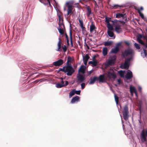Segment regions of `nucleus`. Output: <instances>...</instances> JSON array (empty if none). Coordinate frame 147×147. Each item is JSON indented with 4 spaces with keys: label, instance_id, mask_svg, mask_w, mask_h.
<instances>
[{
    "label": "nucleus",
    "instance_id": "cd10ccee",
    "mask_svg": "<svg viewBox=\"0 0 147 147\" xmlns=\"http://www.w3.org/2000/svg\"><path fill=\"white\" fill-rule=\"evenodd\" d=\"M125 71L121 70L118 71V73L119 74L120 76L122 77H124Z\"/></svg>",
    "mask_w": 147,
    "mask_h": 147
},
{
    "label": "nucleus",
    "instance_id": "0eeeda50",
    "mask_svg": "<svg viewBox=\"0 0 147 147\" xmlns=\"http://www.w3.org/2000/svg\"><path fill=\"white\" fill-rule=\"evenodd\" d=\"M116 59V56L114 55L112 56H111L107 61V64L108 65H111L114 63Z\"/></svg>",
    "mask_w": 147,
    "mask_h": 147
},
{
    "label": "nucleus",
    "instance_id": "412c9836",
    "mask_svg": "<svg viewBox=\"0 0 147 147\" xmlns=\"http://www.w3.org/2000/svg\"><path fill=\"white\" fill-rule=\"evenodd\" d=\"M64 28L63 27H58L57 29L59 33L61 34H63L64 32Z\"/></svg>",
    "mask_w": 147,
    "mask_h": 147
},
{
    "label": "nucleus",
    "instance_id": "3c124183",
    "mask_svg": "<svg viewBox=\"0 0 147 147\" xmlns=\"http://www.w3.org/2000/svg\"><path fill=\"white\" fill-rule=\"evenodd\" d=\"M125 43L128 46L129 45H130V43L128 41H126L125 42Z\"/></svg>",
    "mask_w": 147,
    "mask_h": 147
},
{
    "label": "nucleus",
    "instance_id": "c756f323",
    "mask_svg": "<svg viewBox=\"0 0 147 147\" xmlns=\"http://www.w3.org/2000/svg\"><path fill=\"white\" fill-rule=\"evenodd\" d=\"M75 94V89H73L71 90L69 93V96L70 97H72Z\"/></svg>",
    "mask_w": 147,
    "mask_h": 147
},
{
    "label": "nucleus",
    "instance_id": "423d86ee",
    "mask_svg": "<svg viewBox=\"0 0 147 147\" xmlns=\"http://www.w3.org/2000/svg\"><path fill=\"white\" fill-rule=\"evenodd\" d=\"M107 77L109 79H112L114 80L116 77V75L114 74L113 71L111 70L108 72Z\"/></svg>",
    "mask_w": 147,
    "mask_h": 147
},
{
    "label": "nucleus",
    "instance_id": "a878e982",
    "mask_svg": "<svg viewBox=\"0 0 147 147\" xmlns=\"http://www.w3.org/2000/svg\"><path fill=\"white\" fill-rule=\"evenodd\" d=\"M119 50V47H116L115 48L112 49L111 52L112 53H116Z\"/></svg>",
    "mask_w": 147,
    "mask_h": 147
},
{
    "label": "nucleus",
    "instance_id": "5701e85b",
    "mask_svg": "<svg viewBox=\"0 0 147 147\" xmlns=\"http://www.w3.org/2000/svg\"><path fill=\"white\" fill-rule=\"evenodd\" d=\"M107 26L108 28L107 31H112L113 30V26L110 23L107 24Z\"/></svg>",
    "mask_w": 147,
    "mask_h": 147
},
{
    "label": "nucleus",
    "instance_id": "473e14b6",
    "mask_svg": "<svg viewBox=\"0 0 147 147\" xmlns=\"http://www.w3.org/2000/svg\"><path fill=\"white\" fill-rule=\"evenodd\" d=\"M72 59L71 57H69L67 59V65L68 64H69V63H71L72 61Z\"/></svg>",
    "mask_w": 147,
    "mask_h": 147
},
{
    "label": "nucleus",
    "instance_id": "603ef678",
    "mask_svg": "<svg viewBox=\"0 0 147 147\" xmlns=\"http://www.w3.org/2000/svg\"><path fill=\"white\" fill-rule=\"evenodd\" d=\"M139 9L140 10V11L141 10H143V8L142 7H141L140 9H138V10Z\"/></svg>",
    "mask_w": 147,
    "mask_h": 147
},
{
    "label": "nucleus",
    "instance_id": "c9c22d12",
    "mask_svg": "<svg viewBox=\"0 0 147 147\" xmlns=\"http://www.w3.org/2000/svg\"><path fill=\"white\" fill-rule=\"evenodd\" d=\"M78 20L80 24V27H82L84 26L82 20H81L80 19H78Z\"/></svg>",
    "mask_w": 147,
    "mask_h": 147
},
{
    "label": "nucleus",
    "instance_id": "9d476101",
    "mask_svg": "<svg viewBox=\"0 0 147 147\" xmlns=\"http://www.w3.org/2000/svg\"><path fill=\"white\" fill-rule=\"evenodd\" d=\"M63 63V61L62 59H60L54 62L53 64L55 66H57L62 65Z\"/></svg>",
    "mask_w": 147,
    "mask_h": 147
},
{
    "label": "nucleus",
    "instance_id": "79ce46f5",
    "mask_svg": "<svg viewBox=\"0 0 147 147\" xmlns=\"http://www.w3.org/2000/svg\"><path fill=\"white\" fill-rule=\"evenodd\" d=\"M42 3H44V1H47V2H48L49 5H50V0H39ZM54 1H55V0H54Z\"/></svg>",
    "mask_w": 147,
    "mask_h": 147
},
{
    "label": "nucleus",
    "instance_id": "dca6fc26",
    "mask_svg": "<svg viewBox=\"0 0 147 147\" xmlns=\"http://www.w3.org/2000/svg\"><path fill=\"white\" fill-rule=\"evenodd\" d=\"M107 33L109 36L112 39L115 38V36L112 31H107Z\"/></svg>",
    "mask_w": 147,
    "mask_h": 147
},
{
    "label": "nucleus",
    "instance_id": "c85d7f7f",
    "mask_svg": "<svg viewBox=\"0 0 147 147\" xmlns=\"http://www.w3.org/2000/svg\"><path fill=\"white\" fill-rule=\"evenodd\" d=\"M124 16V14L122 13H117L116 16V18H120L121 17H123Z\"/></svg>",
    "mask_w": 147,
    "mask_h": 147
},
{
    "label": "nucleus",
    "instance_id": "58836bf2",
    "mask_svg": "<svg viewBox=\"0 0 147 147\" xmlns=\"http://www.w3.org/2000/svg\"><path fill=\"white\" fill-rule=\"evenodd\" d=\"M111 18H107V17L105 18V22L107 24H109V21L110 20Z\"/></svg>",
    "mask_w": 147,
    "mask_h": 147
},
{
    "label": "nucleus",
    "instance_id": "7ed1b4c3",
    "mask_svg": "<svg viewBox=\"0 0 147 147\" xmlns=\"http://www.w3.org/2000/svg\"><path fill=\"white\" fill-rule=\"evenodd\" d=\"M74 5L73 2L72 1H70L66 2L65 7H67V14L68 15L72 13L73 10V6Z\"/></svg>",
    "mask_w": 147,
    "mask_h": 147
},
{
    "label": "nucleus",
    "instance_id": "864d4df0",
    "mask_svg": "<svg viewBox=\"0 0 147 147\" xmlns=\"http://www.w3.org/2000/svg\"><path fill=\"white\" fill-rule=\"evenodd\" d=\"M67 43L68 45L69 44V41L68 38L67 39Z\"/></svg>",
    "mask_w": 147,
    "mask_h": 147
},
{
    "label": "nucleus",
    "instance_id": "5fc2aeb1",
    "mask_svg": "<svg viewBox=\"0 0 147 147\" xmlns=\"http://www.w3.org/2000/svg\"><path fill=\"white\" fill-rule=\"evenodd\" d=\"M43 79H41V80H39L37 82H42L43 81Z\"/></svg>",
    "mask_w": 147,
    "mask_h": 147
},
{
    "label": "nucleus",
    "instance_id": "f8f14e48",
    "mask_svg": "<svg viewBox=\"0 0 147 147\" xmlns=\"http://www.w3.org/2000/svg\"><path fill=\"white\" fill-rule=\"evenodd\" d=\"M77 78L78 80L81 82H84L85 80L84 76L79 74H78Z\"/></svg>",
    "mask_w": 147,
    "mask_h": 147
},
{
    "label": "nucleus",
    "instance_id": "393cba45",
    "mask_svg": "<svg viewBox=\"0 0 147 147\" xmlns=\"http://www.w3.org/2000/svg\"><path fill=\"white\" fill-rule=\"evenodd\" d=\"M99 81L100 82H105L103 75H100V76L99 78Z\"/></svg>",
    "mask_w": 147,
    "mask_h": 147
},
{
    "label": "nucleus",
    "instance_id": "052dcab7",
    "mask_svg": "<svg viewBox=\"0 0 147 147\" xmlns=\"http://www.w3.org/2000/svg\"><path fill=\"white\" fill-rule=\"evenodd\" d=\"M65 36H66V39L68 38V36L67 34H66Z\"/></svg>",
    "mask_w": 147,
    "mask_h": 147
},
{
    "label": "nucleus",
    "instance_id": "49530a36",
    "mask_svg": "<svg viewBox=\"0 0 147 147\" xmlns=\"http://www.w3.org/2000/svg\"><path fill=\"white\" fill-rule=\"evenodd\" d=\"M81 28H82V32H84L86 31V30H85V28L84 27V26L81 27Z\"/></svg>",
    "mask_w": 147,
    "mask_h": 147
},
{
    "label": "nucleus",
    "instance_id": "37998d69",
    "mask_svg": "<svg viewBox=\"0 0 147 147\" xmlns=\"http://www.w3.org/2000/svg\"><path fill=\"white\" fill-rule=\"evenodd\" d=\"M62 49L64 52H65L67 50V47L65 45L63 46L62 47Z\"/></svg>",
    "mask_w": 147,
    "mask_h": 147
},
{
    "label": "nucleus",
    "instance_id": "8fccbe9b",
    "mask_svg": "<svg viewBox=\"0 0 147 147\" xmlns=\"http://www.w3.org/2000/svg\"><path fill=\"white\" fill-rule=\"evenodd\" d=\"M138 89V90L139 91H140V92H141L142 88L140 86H139Z\"/></svg>",
    "mask_w": 147,
    "mask_h": 147
},
{
    "label": "nucleus",
    "instance_id": "bb28decb",
    "mask_svg": "<svg viewBox=\"0 0 147 147\" xmlns=\"http://www.w3.org/2000/svg\"><path fill=\"white\" fill-rule=\"evenodd\" d=\"M115 31L117 33H119L122 31V29L119 27H116L115 28Z\"/></svg>",
    "mask_w": 147,
    "mask_h": 147
},
{
    "label": "nucleus",
    "instance_id": "4468645a",
    "mask_svg": "<svg viewBox=\"0 0 147 147\" xmlns=\"http://www.w3.org/2000/svg\"><path fill=\"white\" fill-rule=\"evenodd\" d=\"M132 76L133 75L132 72L129 70H128L125 76L126 78L127 79H129L132 78Z\"/></svg>",
    "mask_w": 147,
    "mask_h": 147
},
{
    "label": "nucleus",
    "instance_id": "7c9ffc66",
    "mask_svg": "<svg viewBox=\"0 0 147 147\" xmlns=\"http://www.w3.org/2000/svg\"><path fill=\"white\" fill-rule=\"evenodd\" d=\"M138 13H139L140 16L142 19H146V18H144V15L143 13L140 11V10L139 9L138 10Z\"/></svg>",
    "mask_w": 147,
    "mask_h": 147
},
{
    "label": "nucleus",
    "instance_id": "6e6d98bb",
    "mask_svg": "<svg viewBox=\"0 0 147 147\" xmlns=\"http://www.w3.org/2000/svg\"><path fill=\"white\" fill-rule=\"evenodd\" d=\"M117 82L118 83V84H119L120 83V79L117 80Z\"/></svg>",
    "mask_w": 147,
    "mask_h": 147
},
{
    "label": "nucleus",
    "instance_id": "ddd939ff",
    "mask_svg": "<svg viewBox=\"0 0 147 147\" xmlns=\"http://www.w3.org/2000/svg\"><path fill=\"white\" fill-rule=\"evenodd\" d=\"M130 91L131 93V95L133 96V93H135L136 96H137V92L136 90V88L135 87L132 86H131L130 87Z\"/></svg>",
    "mask_w": 147,
    "mask_h": 147
},
{
    "label": "nucleus",
    "instance_id": "ea45409f",
    "mask_svg": "<svg viewBox=\"0 0 147 147\" xmlns=\"http://www.w3.org/2000/svg\"><path fill=\"white\" fill-rule=\"evenodd\" d=\"M94 9L96 11H97L98 9V6L97 5L96 3L95 2V5L94 6Z\"/></svg>",
    "mask_w": 147,
    "mask_h": 147
},
{
    "label": "nucleus",
    "instance_id": "f704fd0d",
    "mask_svg": "<svg viewBox=\"0 0 147 147\" xmlns=\"http://www.w3.org/2000/svg\"><path fill=\"white\" fill-rule=\"evenodd\" d=\"M114 97H115V101L116 102V104L117 105H118V97L115 94V95H114Z\"/></svg>",
    "mask_w": 147,
    "mask_h": 147
},
{
    "label": "nucleus",
    "instance_id": "f03ea898",
    "mask_svg": "<svg viewBox=\"0 0 147 147\" xmlns=\"http://www.w3.org/2000/svg\"><path fill=\"white\" fill-rule=\"evenodd\" d=\"M62 69L63 71L67 73V75L68 76H71L74 71L70 64H68L66 67H63Z\"/></svg>",
    "mask_w": 147,
    "mask_h": 147
},
{
    "label": "nucleus",
    "instance_id": "13d9d810",
    "mask_svg": "<svg viewBox=\"0 0 147 147\" xmlns=\"http://www.w3.org/2000/svg\"><path fill=\"white\" fill-rule=\"evenodd\" d=\"M88 12L90 13H91V11L89 9H88Z\"/></svg>",
    "mask_w": 147,
    "mask_h": 147
},
{
    "label": "nucleus",
    "instance_id": "4be33fe9",
    "mask_svg": "<svg viewBox=\"0 0 147 147\" xmlns=\"http://www.w3.org/2000/svg\"><path fill=\"white\" fill-rule=\"evenodd\" d=\"M59 41L57 43V46H58V49L56 50L57 51H59L61 50V39L60 38H59Z\"/></svg>",
    "mask_w": 147,
    "mask_h": 147
},
{
    "label": "nucleus",
    "instance_id": "c03bdc74",
    "mask_svg": "<svg viewBox=\"0 0 147 147\" xmlns=\"http://www.w3.org/2000/svg\"><path fill=\"white\" fill-rule=\"evenodd\" d=\"M85 84L84 83H82L81 84V88L83 89L85 87Z\"/></svg>",
    "mask_w": 147,
    "mask_h": 147
},
{
    "label": "nucleus",
    "instance_id": "6ab92c4d",
    "mask_svg": "<svg viewBox=\"0 0 147 147\" xmlns=\"http://www.w3.org/2000/svg\"><path fill=\"white\" fill-rule=\"evenodd\" d=\"M79 99V97L78 96H76L73 97L71 101L72 103H74L76 102H78Z\"/></svg>",
    "mask_w": 147,
    "mask_h": 147
},
{
    "label": "nucleus",
    "instance_id": "4c0bfd02",
    "mask_svg": "<svg viewBox=\"0 0 147 147\" xmlns=\"http://www.w3.org/2000/svg\"><path fill=\"white\" fill-rule=\"evenodd\" d=\"M134 46L137 49H140V45L137 43H135L134 44Z\"/></svg>",
    "mask_w": 147,
    "mask_h": 147
},
{
    "label": "nucleus",
    "instance_id": "bf43d9fd",
    "mask_svg": "<svg viewBox=\"0 0 147 147\" xmlns=\"http://www.w3.org/2000/svg\"><path fill=\"white\" fill-rule=\"evenodd\" d=\"M118 6L117 5H113V7H117V6Z\"/></svg>",
    "mask_w": 147,
    "mask_h": 147
},
{
    "label": "nucleus",
    "instance_id": "a18cd8bd",
    "mask_svg": "<svg viewBox=\"0 0 147 147\" xmlns=\"http://www.w3.org/2000/svg\"><path fill=\"white\" fill-rule=\"evenodd\" d=\"M80 90H75V93L77 94H80Z\"/></svg>",
    "mask_w": 147,
    "mask_h": 147
},
{
    "label": "nucleus",
    "instance_id": "39448f33",
    "mask_svg": "<svg viewBox=\"0 0 147 147\" xmlns=\"http://www.w3.org/2000/svg\"><path fill=\"white\" fill-rule=\"evenodd\" d=\"M128 109L127 107V106H125L124 108L123 112V118L125 120H127L128 117Z\"/></svg>",
    "mask_w": 147,
    "mask_h": 147
},
{
    "label": "nucleus",
    "instance_id": "4d7b16f0",
    "mask_svg": "<svg viewBox=\"0 0 147 147\" xmlns=\"http://www.w3.org/2000/svg\"><path fill=\"white\" fill-rule=\"evenodd\" d=\"M84 64L85 65H86L87 62H86V61L85 60H84Z\"/></svg>",
    "mask_w": 147,
    "mask_h": 147
},
{
    "label": "nucleus",
    "instance_id": "72a5a7b5",
    "mask_svg": "<svg viewBox=\"0 0 147 147\" xmlns=\"http://www.w3.org/2000/svg\"><path fill=\"white\" fill-rule=\"evenodd\" d=\"M112 43V42L111 41L106 42L105 43V45L106 46H107L111 45Z\"/></svg>",
    "mask_w": 147,
    "mask_h": 147
},
{
    "label": "nucleus",
    "instance_id": "b1692460",
    "mask_svg": "<svg viewBox=\"0 0 147 147\" xmlns=\"http://www.w3.org/2000/svg\"><path fill=\"white\" fill-rule=\"evenodd\" d=\"M108 52V49L107 47H104L102 49V54L104 56L106 55Z\"/></svg>",
    "mask_w": 147,
    "mask_h": 147
},
{
    "label": "nucleus",
    "instance_id": "6e6552de",
    "mask_svg": "<svg viewBox=\"0 0 147 147\" xmlns=\"http://www.w3.org/2000/svg\"><path fill=\"white\" fill-rule=\"evenodd\" d=\"M95 58V56L93 57L92 61L89 62V64H91L93 67L97 65L98 63V60L96 59Z\"/></svg>",
    "mask_w": 147,
    "mask_h": 147
},
{
    "label": "nucleus",
    "instance_id": "09e8293b",
    "mask_svg": "<svg viewBox=\"0 0 147 147\" xmlns=\"http://www.w3.org/2000/svg\"><path fill=\"white\" fill-rule=\"evenodd\" d=\"M121 45V42H119L117 44L116 47H119V46H120Z\"/></svg>",
    "mask_w": 147,
    "mask_h": 147
},
{
    "label": "nucleus",
    "instance_id": "f3484780",
    "mask_svg": "<svg viewBox=\"0 0 147 147\" xmlns=\"http://www.w3.org/2000/svg\"><path fill=\"white\" fill-rule=\"evenodd\" d=\"M96 27L92 23L90 26V33H92L93 32H96V30L95 29Z\"/></svg>",
    "mask_w": 147,
    "mask_h": 147
},
{
    "label": "nucleus",
    "instance_id": "f257e3e1",
    "mask_svg": "<svg viewBox=\"0 0 147 147\" xmlns=\"http://www.w3.org/2000/svg\"><path fill=\"white\" fill-rule=\"evenodd\" d=\"M134 53L132 49H128L125 50L124 52L123 56H124L130 55L131 57L126 60L125 63L121 65V67L122 69H128L130 61L132 59V56Z\"/></svg>",
    "mask_w": 147,
    "mask_h": 147
},
{
    "label": "nucleus",
    "instance_id": "a211bd4d",
    "mask_svg": "<svg viewBox=\"0 0 147 147\" xmlns=\"http://www.w3.org/2000/svg\"><path fill=\"white\" fill-rule=\"evenodd\" d=\"M86 68V67L85 66L82 65L79 69L78 71L79 72H80L83 74H84L85 73Z\"/></svg>",
    "mask_w": 147,
    "mask_h": 147
},
{
    "label": "nucleus",
    "instance_id": "2f4dec72",
    "mask_svg": "<svg viewBox=\"0 0 147 147\" xmlns=\"http://www.w3.org/2000/svg\"><path fill=\"white\" fill-rule=\"evenodd\" d=\"M89 58V57L88 55L86 54L84 58H83L84 60H85L86 62H87Z\"/></svg>",
    "mask_w": 147,
    "mask_h": 147
},
{
    "label": "nucleus",
    "instance_id": "680f3d73",
    "mask_svg": "<svg viewBox=\"0 0 147 147\" xmlns=\"http://www.w3.org/2000/svg\"><path fill=\"white\" fill-rule=\"evenodd\" d=\"M143 19L144 20H146V19Z\"/></svg>",
    "mask_w": 147,
    "mask_h": 147
},
{
    "label": "nucleus",
    "instance_id": "e2e57ef3",
    "mask_svg": "<svg viewBox=\"0 0 147 147\" xmlns=\"http://www.w3.org/2000/svg\"><path fill=\"white\" fill-rule=\"evenodd\" d=\"M65 10H66V9H65V8H64V11H65Z\"/></svg>",
    "mask_w": 147,
    "mask_h": 147
},
{
    "label": "nucleus",
    "instance_id": "20e7f679",
    "mask_svg": "<svg viewBox=\"0 0 147 147\" xmlns=\"http://www.w3.org/2000/svg\"><path fill=\"white\" fill-rule=\"evenodd\" d=\"M147 137V129H143L140 134L141 139L143 142L146 141Z\"/></svg>",
    "mask_w": 147,
    "mask_h": 147
},
{
    "label": "nucleus",
    "instance_id": "de8ad7c7",
    "mask_svg": "<svg viewBox=\"0 0 147 147\" xmlns=\"http://www.w3.org/2000/svg\"><path fill=\"white\" fill-rule=\"evenodd\" d=\"M68 82L67 81H66L65 82V84H64V86H67L68 84Z\"/></svg>",
    "mask_w": 147,
    "mask_h": 147
},
{
    "label": "nucleus",
    "instance_id": "2eb2a0df",
    "mask_svg": "<svg viewBox=\"0 0 147 147\" xmlns=\"http://www.w3.org/2000/svg\"><path fill=\"white\" fill-rule=\"evenodd\" d=\"M58 18L59 19V27H63L64 28V25L63 23V21L60 15H58Z\"/></svg>",
    "mask_w": 147,
    "mask_h": 147
},
{
    "label": "nucleus",
    "instance_id": "9b49d317",
    "mask_svg": "<svg viewBox=\"0 0 147 147\" xmlns=\"http://www.w3.org/2000/svg\"><path fill=\"white\" fill-rule=\"evenodd\" d=\"M142 36L141 34H139L138 35V36H137V40L139 43L144 45V48L143 49H145V45H145L143 41L140 39V38H142Z\"/></svg>",
    "mask_w": 147,
    "mask_h": 147
},
{
    "label": "nucleus",
    "instance_id": "1a4fd4ad",
    "mask_svg": "<svg viewBox=\"0 0 147 147\" xmlns=\"http://www.w3.org/2000/svg\"><path fill=\"white\" fill-rule=\"evenodd\" d=\"M61 81L60 82L57 83L55 84L56 87L58 88H61L64 87V82L63 81V78H61Z\"/></svg>",
    "mask_w": 147,
    "mask_h": 147
},
{
    "label": "nucleus",
    "instance_id": "aec40b11",
    "mask_svg": "<svg viewBox=\"0 0 147 147\" xmlns=\"http://www.w3.org/2000/svg\"><path fill=\"white\" fill-rule=\"evenodd\" d=\"M97 79V78L95 76L93 78H91L90 79V81L89 84H92L94 83Z\"/></svg>",
    "mask_w": 147,
    "mask_h": 147
},
{
    "label": "nucleus",
    "instance_id": "e433bc0d",
    "mask_svg": "<svg viewBox=\"0 0 147 147\" xmlns=\"http://www.w3.org/2000/svg\"><path fill=\"white\" fill-rule=\"evenodd\" d=\"M70 41L71 44L72 45V34L71 32V31H70Z\"/></svg>",
    "mask_w": 147,
    "mask_h": 147
},
{
    "label": "nucleus",
    "instance_id": "a19ab883",
    "mask_svg": "<svg viewBox=\"0 0 147 147\" xmlns=\"http://www.w3.org/2000/svg\"><path fill=\"white\" fill-rule=\"evenodd\" d=\"M94 71V70L93 69H92L91 70L89 71H87V76H89Z\"/></svg>",
    "mask_w": 147,
    "mask_h": 147
}]
</instances>
